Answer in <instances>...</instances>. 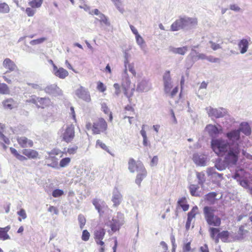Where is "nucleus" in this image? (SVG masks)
Instances as JSON below:
<instances>
[{
  "label": "nucleus",
  "instance_id": "1",
  "mask_svg": "<svg viewBox=\"0 0 252 252\" xmlns=\"http://www.w3.org/2000/svg\"><path fill=\"white\" fill-rule=\"evenodd\" d=\"M228 140L222 138H212L211 148L218 156L223 157L230 152H235L236 155H240V147L237 140L239 138L237 131H231L226 133Z\"/></svg>",
  "mask_w": 252,
  "mask_h": 252
},
{
  "label": "nucleus",
  "instance_id": "2",
  "mask_svg": "<svg viewBox=\"0 0 252 252\" xmlns=\"http://www.w3.org/2000/svg\"><path fill=\"white\" fill-rule=\"evenodd\" d=\"M239 156L240 155H236L235 152H230L223 156V159H216L214 167L220 171L224 170L226 168L235 165L238 160Z\"/></svg>",
  "mask_w": 252,
  "mask_h": 252
},
{
  "label": "nucleus",
  "instance_id": "3",
  "mask_svg": "<svg viewBox=\"0 0 252 252\" xmlns=\"http://www.w3.org/2000/svg\"><path fill=\"white\" fill-rule=\"evenodd\" d=\"M197 25L196 18L185 16L177 19L171 26V31H178L181 29L189 30L195 28Z\"/></svg>",
  "mask_w": 252,
  "mask_h": 252
},
{
  "label": "nucleus",
  "instance_id": "4",
  "mask_svg": "<svg viewBox=\"0 0 252 252\" xmlns=\"http://www.w3.org/2000/svg\"><path fill=\"white\" fill-rule=\"evenodd\" d=\"M163 82L164 92L166 95L171 98L174 97L178 92V87H176L174 88L172 91H171V89L173 88V85L169 71H166L164 73L163 76Z\"/></svg>",
  "mask_w": 252,
  "mask_h": 252
},
{
  "label": "nucleus",
  "instance_id": "5",
  "mask_svg": "<svg viewBox=\"0 0 252 252\" xmlns=\"http://www.w3.org/2000/svg\"><path fill=\"white\" fill-rule=\"evenodd\" d=\"M205 219L210 225L219 226L221 220L219 217L214 214L215 210L212 207L205 206L203 209Z\"/></svg>",
  "mask_w": 252,
  "mask_h": 252
},
{
  "label": "nucleus",
  "instance_id": "6",
  "mask_svg": "<svg viewBox=\"0 0 252 252\" xmlns=\"http://www.w3.org/2000/svg\"><path fill=\"white\" fill-rule=\"evenodd\" d=\"M125 223V218L123 214L118 212L116 216H114L111 220L106 222V224L109 226L113 232L119 230L120 227Z\"/></svg>",
  "mask_w": 252,
  "mask_h": 252
},
{
  "label": "nucleus",
  "instance_id": "7",
  "mask_svg": "<svg viewBox=\"0 0 252 252\" xmlns=\"http://www.w3.org/2000/svg\"><path fill=\"white\" fill-rule=\"evenodd\" d=\"M122 85L126 97H131L135 91V86L131 85L129 78L127 77V71L126 69L123 74V80Z\"/></svg>",
  "mask_w": 252,
  "mask_h": 252
},
{
  "label": "nucleus",
  "instance_id": "8",
  "mask_svg": "<svg viewBox=\"0 0 252 252\" xmlns=\"http://www.w3.org/2000/svg\"><path fill=\"white\" fill-rule=\"evenodd\" d=\"M74 136V126L72 124L67 125L61 130V137L62 140L67 143L71 142Z\"/></svg>",
  "mask_w": 252,
  "mask_h": 252
},
{
  "label": "nucleus",
  "instance_id": "9",
  "mask_svg": "<svg viewBox=\"0 0 252 252\" xmlns=\"http://www.w3.org/2000/svg\"><path fill=\"white\" fill-rule=\"evenodd\" d=\"M107 128V124L103 118H99L94 122L92 131L94 134H98L106 131Z\"/></svg>",
  "mask_w": 252,
  "mask_h": 252
},
{
  "label": "nucleus",
  "instance_id": "10",
  "mask_svg": "<svg viewBox=\"0 0 252 252\" xmlns=\"http://www.w3.org/2000/svg\"><path fill=\"white\" fill-rule=\"evenodd\" d=\"M62 153L58 149H54L50 153H49V156L46 158V163L48 166L51 167L55 169L59 168V165L58 159L54 156L52 155H58Z\"/></svg>",
  "mask_w": 252,
  "mask_h": 252
},
{
  "label": "nucleus",
  "instance_id": "11",
  "mask_svg": "<svg viewBox=\"0 0 252 252\" xmlns=\"http://www.w3.org/2000/svg\"><path fill=\"white\" fill-rule=\"evenodd\" d=\"M75 95L80 99L89 102L91 100V95L88 90L82 86L77 89L75 91Z\"/></svg>",
  "mask_w": 252,
  "mask_h": 252
},
{
  "label": "nucleus",
  "instance_id": "12",
  "mask_svg": "<svg viewBox=\"0 0 252 252\" xmlns=\"http://www.w3.org/2000/svg\"><path fill=\"white\" fill-rule=\"evenodd\" d=\"M206 172L208 176L215 183H220L223 179V174L216 172V168L214 167L208 168Z\"/></svg>",
  "mask_w": 252,
  "mask_h": 252
},
{
  "label": "nucleus",
  "instance_id": "13",
  "mask_svg": "<svg viewBox=\"0 0 252 252\" xmlns=\"http://www.w3.org/2000/svg\"><path fill=\"white\" fill-rule=\"evenodd\" d=\"M30 101L36 104L38 108L41 109L45 108L52 105L51 100L48 97H37L36 99L32 98Z\"/></svg>",
  "mask_w": 252,
  "mask_h": 252
},
{
  "label": "nucleus",
  "instance_id": "14",
  "mask_svg": "<svg viewBox=\"0 0 252 252\" xmlns=\"http://www.w3.org/2000/svg\"><path fill=\"white\" fill-rule=\"evenodd\" d=\"M44 91L48 94L54 96H60L63 94L62 91L56 84H52L47 86L44 89Z\"/></svg>",
  "mask_w": 252,
  "mask_h": 252
},
{
  "label": "nucleus",
  "instance_id": "15",
  "mask_svg": "<svg viewBox=\"0 0 252 252\" xmlns=\"http://www.w3.org/2000/svg\"><path fill=\"white\" fill-rule=\"evenodd\" d=\"M151 84L148 80L143 79L138 81L136 91L140 93L147 92L151 89Z\"/></svg>",
  "mask_w": 252,
  "mask_h": 252
},
{
  "label": "nucleus",
  "instance_id": "16",
  "mask_svg": "<svg viewBox=\"0 0 252 252\" xmlns=\"http://www.w3.org/2000/svg\"><path fill=\"white\" fill-rule=\"evenodd\" d=\"M105 234V231L104 229L99 228L95 230L94 233V238L96 243L103 246L104 243L102 241L104 236Z\"/></svg>",
  "mask_w": 252,
  "mask_h": 252
},
{
  "label": "nucleus",
  "instance_id": "17",
  "mask_svg": "<svg viewBox=\"0 0 252 252\" xmlns=\"http://www.w3.org/2000/svg\"><path fill=\"white\" fill-rule=\"evenodd\" d=\"M192 159L193 162L198 166H205L207 163V157L203 154L196 153L193 154Z\"/></svg>",
  "mask_w": 252,
  "mask_h": 252
},
{
  "label": "nucleus",
  "instance_id": "18",
  "mask_svg": "<svg viewBox=\"0 0 252 252\" xmlns=\"http://www.w3.org/2000/svg\"><path fill=\"white\" fill-rule=\"evenodd\" d=\"M244 170L242 169L237 170L235 174L233 176V178L234 179L237 180L242 187L245 188H247L249 187L248 181L242 179V174Z\"/></svg>",
  "mask_w": 252,
  "mask_h": 252
},
{
  "label": "nucleus",
  "instance_id": "19",
  "mask_svg": "<svg viewBox=\"0 0 252 252\" xmlns=\"http://www.w3.org/2000/svg\"><path fill=\"white\" fill-rule=\"evenodd\" d=\"M232 131H237L238 132L239 138L236 140L238 143L240 136V132H243L247 136L249 135L251 133V128L248 123L242 122L241 123L238 129L233 130Z\"/></svg>",
  "mask_w": 252,
  "mask_h": 252
},
{
  "label": "nucleus",
  "instance_id": "20",
  "mask_svg": "<svg viewBox=\"0 0 252 252\" xmlns=\"http://www.w3.org/2000/svg\"><path fill=\"white\" fill-rule=\"evenodd\" d=\"M250 41L251 38L248 37L247 38H243L239 41L238 46L241 54H244L247 52L249 45V41Z\"/></svg>",
  "mask_w": 252,
  "mask_h": 252
},
{
  "label": "nucleus",
  "instance_id": "21",
  "mask_svg": "<svg viewBox=\"0 0 252 252\" xmlns=\"http://www.w3.org/2000/svg\"><path fill=\"white\" fill-rule=\"evenodd\" d=\"M2 65L5 68L8 69L6 72H10L17 70V66L16 64L9 58H6L3 62Z\"/></svg>",
  "mask_w": 252,
  "mask_h": 252
},
{
  "label": "nucleus",
  "instance_id": "22",
  "mask_svg": "<svg viewBox=\"0 0 252 252\" xmlns=\"http://www.w3.org/2000/svg\"><path fill=\"white\" fill-rule=\"evenodd\" d=\"M128 164V170L131 173H134L135 171L138 172L140 170L139 166H140V165L143 166L141 162H136L135 160L132 158H130L129 159Z\"/></svg>",
  "mask_w": 252,
  "mask_h": 252
},
{
  "label": "nucleus",
  "instance_id": "23",
  "mask_svg": "<svg viewBox=\"0 0 252 252\" xmlns=\"http://www.w3.org/2000/svg\"><path fill=\"white\" fill-rule=\"evenodd\" d=\"M139 168L140 170L137 172L138 174L135 179V183L138 185H140L142 181L147 175V171L144 166L140 165Z\"/></svg>",
  "mask_w": 252,
  "mask_h": 252
},
{
  "label": "nucleus",
  "instance_id": "24",
  "mask_svg": "<svg viewBox=\"0 0 252 252\" xmlns=\"http://www.w3.org/2000/svg\"><path fill=\"white\" fill-rule=\"evenodd\" d=\"M123 197L121 193L115 189L113 192L112 201L113 203V206L116 207L120 204L122 201Z\"/></svg>",
  "mask_w": 252,
  "mask_h": 252
},
{
  "label": "nucleus",
  "instance_id": "25",
  "mask_svg": "<svg viewBox=\"0 0 252 252\" xmlns=\"http://www.w3.org/2000/svg\"><path fill=\"white\" fill-rule=\"evenodd\" d=\"M54 74L61 79H64L68 75V71L63 67L58 68L56 65H54L53 70Z\"/></svg>",
  "mask_w": 252,
  "mask_h": 252
},
{
  "label": "nucleus",
  "instance_id": "26",
  "mask_svg": "<svg viewBox=\"0 0 252 252\" xmlns=\"http://www.w3.org/2000/svg\"><path fill=\"white\" fill-rule=\"evenodd\" d=\"M19 144L23 148L32 147L33 146V142L25 137L17 138Z\"/></svg>",
  "mask_w": 252,
  "mask_h": 252
},
{
  "label": "nucleus",
  "instance_id": "27",
  "mask_svg": "<svg viewBox=\"0 0 252 252\" xmlns=\"http://www.w3.org/2000/svg\"><path fill=\"white\" fill-rule=\"evenodd\" d=\"M188 50L187 46H184L183 47L175 48L173 46L169 47V52L175 54H179L184 55Z\"/></svg>",
  "mask_w": 252,
  "mask_h": 252
},
{
  "label": "nucleus",
  "instance_id": "28",
  "mask_svg": "<svg viewBox=\"0 0 252 252\" xmlns=\"http://www.w3.org/2000/svg\"><path fill=\"white\" fill-rule=\"evenodd\" d=\"M209 43L210 44V47L212 49L216 51L218 49H221V45L223 43V41L220 37H218V39L215 41H209Z\"/></svg>",
  "mask_w": 252,
  "mask_h": 252
},
{
  "label": "nucleus",
  "instance_id": "29",
  "mask_svg": "<svg viewBox=\"0 0 252 252\" xmlns=\"http://www.w3.org/2000/svg\"><path fill=\"white\" fill-rule=\"evenodd\" d=\"M206 130L212 138L217 136L220 133L219 128L215 126L212 125H209L206 126Z\"/></svg>",
  "mask_w": 252,
  "mask_h": 252
},
{
  "label": "nucleus",
  "instance_id": "30",
  "mask_svg": "<svg viewBox=\"0 0 252 252\" xmlns=\"http://www.w3.org/2000/svg\"><path fill=\"white\" fill-rule=\"evenodd\" d=\"M4 109L11 110L17 107V103L12 98H8L2 102Z\"/></svg>",
  "mask_w": 252,
  "mask_h": 252
},
{
  "label": "nucleus",
  "instance_id": "31",
  "mask_svg": "<svg viewBox=\"0 0 252 252\" xmlns=\"http://www.w3.org/2000/svg\"><path fill=\"white\" fill-rule=\"evenodd\" d=\"M93 204L100 214L101 210L106 207L105 203L103 201L96 198L93 200Z\"/></svg>",
  "mask_w": 252,
  "mask_h": 252
},
{
  "label": "nucleus",
  "instance_id": "32",
  "mask_svg": "<svg viewBox=\"0 0 252 252\" xmlns=\"http://www.w3.org/2000/svg\"><path fill=\"white\" fill-rule=\"evenodd\" d=\"M22 153L29 158L35 159L37 158L38 153L32 149H24L23 150Z\"/></svg>",
  "mask_w": 252,
  "mask_h": 252
},
{
  "label": "nucleus",
  "instance_id": "33",
  "mask_svg": "<svg viewBox=\"0 0 252 252\" xmlns=\"http://www.w3.org/2000/svg\"><path fill=\"white\" fill-rule=\"evenodd\" d=\"M238 142V143L239 145V146L240 147V152H241L242 147H249L252 146L251 142L249 140V139L247 137L245 136H242V137L240 136Z\"/></svg>",
  "mask_w": 252,
  "mask_h": 252
},
{
  "label": "nucleus",
  "instance_id": "34",
  "mask_svg": "<svg viewBox=\"0 0 252 252\" xmlns=\"http://www.w3.org/2000/svg\"><path fill=\"white\" fill-rule=\"evenodd\" d=\"M248 231L244 229V226H241L238 231L237 235L235 236L236 240H242L247 235Z\"/></svg>",
  "mask_w": 252,
  "mask_h": 252
},
{
  "label": "nucleus",
  "instance_id": "35",
  "mask_svg": "<svg viewBox=\"0 0 252 252\" xmlns=\"http://www.w3.org/2000/svg\"><path fill=\"white\" fill-rule=\"evenodd\" d=\"M96 20L99 21L100 23L101 26H110V22L109 21V19L104 14L102 13L96 18Z\"/></svg>",
  "mask_w": 252,
  "mask_h": 252
},
{
  "label": "nucleus",
  "instance_id": "36",
  "mask_svg": "<svg viewBox=\"0 0 252 252\" xmlns=\"http://www.w3.org/2000/svg\"><path fill=\"white\" fill-rule=\"evenodd\" d=\"M78 146L76 145L70 146L68 148H64L63 149V151L62 152V155L61 156V157H63V154H67L69 155H74L75 154L78 150Z\"/></svg>",
  "mask_w": 252,
  "mask_h": 252
},
{
  "label": "nucleus",
  "instance_id": "37",
  "mask_svg": "<svg viewBox=\"0 0 252 252\" xmlns=\"http://www.w3.org/2000/svg\"><path fill=\"white\" fill-rule=\"evenodd\" d=\"M189 192L192 196H199L200 192L198 191L199 187L198 185L191 184L189 186Z\"/></svg>",
  "mask_w": 252,
  "mask_h": 252
},
{
  "label": "nucleus",
  "instance_id": "38",
  "mask_svg": "<svg viewBox=\"0 0 252 252\" xmlns=\"http://www.w3.org/2000/svg\"><path fill=\"white\" fill-rule=\"evenodd\" d=\"M96 148H97L98 147L101 148L102 149L106 151L107 152H108L109 154H110L112 156H114V155L109 150L108 147L106 145L105 143L102 142L100 140H97L96 142V145H95Z\"/></svg>",
  "mask_w": 252,
  "mask_h": 252
},
{
  "label": "nucleus",
  "instance_id": "39",
  "mask_svg": "<svg viewBox=\"0 0 252 252\" xmlns=\"http://www.w3.org/2000/svg\"><path fill=\"white\" fill-rule=\"evenodd\" d=\"M178 205L182 207L184 211L189 209V205L187 203L186 197H182L178 201Z\"/></svg>",
  "mask_w": 252,
  "mask_h": 252
},
{
  "label": "nucleus",
  "instance_id": "40",
  "mask_svg": "<svg viewBox=\"0 0 252 252\" xmlns=\"http://www.w3.org/2000/svg\"><path fill=\"white\" fill-rule=\"evenodd\" d=\"M217 193L214 192H210L206 195L205 199L209 204H214L216 200Z\"/></svg>",
  "mask_w": 252,
  "mask_h": 252
},
{
  "label": "nucleus",
  "instance_id": "41",
  "mask_svg": "<svg viewBox=\"0 0 252 252\" xmlns=\"http://www.w3.org/2000/svg\"><path fill=\"white\" fill-rule=\"evenodd\" d=\"M230 233L227 231H223L218 234L219 235V237L221 239V240L223 242H228V238L229 236Z\"/></svg>",
  "mask_w": 252,
  "mask_h": 252
},
{
  "label": "nucleus",
  "instance_id": "42",
  "mask_svg": "<svg viewBox=\"0 0 252 252\" xmlns=\"http://www.w3.org/2000/svg\"><path fill=\"white\" fill-rule=\"evenodd\" d=\"M196 177L198 180V184L202 186L206 181L205 174L203 172H197Z\"/></svg>",
  "mask_w": 252,
  "mask_h": 252
},
{
  "label": "nucleus",
  "instance_id": "43",
  "mask_svg": "<svg viewBox=\"0 0 252 252\" xmlns=\"http://www.w3.org/2000/svg\"><path fill=\"white\" fill-rule=\"evenodd\" d=\"M198 214V208L196 206H194L188 214V218L192 220Z\"/></svg>",
  "mask_w": 252,
  "mask_h": 252
},
{
  "label": "nucleus",
  "instance_id": "44",
  "mask_svg": "<svg viewBox=\"0 0 252 252\" xmlns=\"http://www.w3.org/2000/svg\"><path fill=\"white\" fill-rule=\"evenodd\" d=\"M10 10L9 7L5 2H0V13H7Z\"/></svg>",
  "mask_w": 252,
  "mask_h": 252
},
{
  "label": "nucleus",
  "instance_id": "45",
  "mask_svg": "<svg viewBox=\"0 0 252 252\" xmlns=\"http://www.w3.org/2000/svg\"><path fill=\"white\" fill-rule=\"evenodd\" d=\"M71 161L70 158H62L60 161L59 167H65L67 166Z\"/></svg>",
  "mask_w": 252,
  "mask_h": 252
},
{
  "label": "nucleus",
  "instance_id": "46",
  "mask_svg": "<svg viewBox=\"0 0 252 252\" xmlns=\"http://www.w3.org/2000/svg\"><path fill=\"white\" fill-rule=\"evenodd\" d=\"M10 239V237L8 233H6V232L2 229V227H0V240L5 241Z\"/></svg>",
  "mask_w": 252,
  "mask_h": 252
},
{
  "label": "nucleus",
  "instance_id": "47",
  "mask_svg": "<svg viewBox=\"0 0 252 252\" xmlns=\"http://www.w3.org/2000/svg\"><path fill=\"white\" fill-rule=\"evenodd\" d=\"M3 128V125L0 124V139L2 140L3 142L6 144H9L10 143L9 139L5 137L2 133L1 130Z\"/></svg>",
  "mask_w": 252,
  "mask_h": 252
},
{
  "label": "nucleus",
  "instance_id": "48",
  "mask_svg": "<svg viewBox=\"0 0 252 252\" xmlns=\"http://www.w3.org/2000/svg\"><path fill=\"white\" fill-rule=\"evenodd\" d=\"M42 2L43 0H32L29 3L32 8H38L41 5Z\"/></svg>",
  "mask_w": 252,
  "mask_h": 252
},
{
  "label": "nucleus",
  "instance_id": "49",
  "mask_svg": "<svg viewBox=\"0 0 252 252\" xmlns=\"http://www.w3.org/2000/svg\"><path fill=\"white\" fill-rule=\"evenodd\" d=\"M78 220L79 223L80 228L82 229L86 222V219L83 215L80 214L78 217Z\"/></svg>",
  "mask_w": 252,
  "mask_h": 252
},
{
  "label": "nucleus",
  "instance_id": "50",
  "mask_svg": "<svg viewBox=\"0 0 252 252\" xmlns=\"http://www.w3.org/2000/svg\"><path fill=\"white\" fill-rule=\"evenodd\" d=\"M136 37V40L137 44L140 45L142 50H144L145 48L144 41L143 38L139 34Z\"/></svg>",
  "mask_w": 252,
  "mask_h": 252
},
{
  "label": "nucleus",
  "instance_id": "51",
  "mask_svg": "<svg viewBox=\"0 0 252 252\" xmlns=\"http://www.w3.org/2000/svg\"><path fill=\"white\" fill-rule=\"evenodd\" d=\"M210 232V236L212 239H215V237H216V235L219 233L220 229L218 228L211 227L209 229Z\"/></svg>",
  "mask_w": 252,
  "mask_h": 252
},
{
  "label": "nucleus",
  "instance_id": "52",
  "mask_svg": "<svg viewBox=\"0 0 252 252\" xmlns=\"http://www.w3.org/2000/svg\"><path fill=\"white\" fill-rule=\"evenodd\" d=\"M9 92L8 88L7 86L4 83H0V94H6Z\"/></svg>",
  "mask_w": 252,
  "mask_h": 252
},
{
  "label": "nucleus",
  "instance_id": "53",
  "mask_svg": "<svg viewBox=\"0 0 252 252\" xmlns=\"http://www.w3.org/2000/svg\"><path fill=\"white\" fill-rule=\"evenodd\" d=\"M63 191L60 189H56L52 192V196L54 197H59L63 194Z\"/></svg>",
  "mask_w": 252,
  "mask_h": 252
},
{
  "label": "nucleus",
  "instance_id": "54",
  "mask_svg": "<svg viewBox=\"0 0 252 252\" xmlns=\"http://www.w3.org/2000/svg\"><path fill=\"white\" fill-rule=\"evenodd\" d=\"M46 38L42 37L37 39L32 40L30 41V43L32 45L39 44L43 43L45 40H46Z\"/></svg>",
  "mask_w": 252,
  "mask_h": 252
},
{
  "label": "nucleus",
  "instance_id": "55",
  "mask_svg": "<svg viewBox=\"0 0 252 252\" xmlns=\"http://www.w3.org/2000/svg\"><path fill=\"white\" fill-rule=\"evenodd\" d=\"M90 233L87 230H84L82 232V239L84 241H87L90 238Z\"/></svg>",
  "mask_w": 252,
  "mask_h": 252
},
{
  "label": "nucleus",
  "instance_id": "56",
  "mask_svg": "<svg viewBox=\"0 0 252 252\" xmlns=\"http://www.w3.org/2000/svg\"><path fill=\"white\" fill-rule=\"evenodd\" d=\"M96 88L97 90L100 92H104L106 90V86L101 82H98L97 83Z\"/></svg>",
  "mask_w": 252,
  "mask_h": 252
},
{
  "label": "nucleus",
  "instance_id": "57",
  "mask_svg": "<svg viewBox=\"0 0 252 252\" xmlns=\"http://www.w3.org/2000/svg\"><path fill=\"white\" fill-rule=\"evenodd\" d=\"M191 250L190 242L184 243L183 247V252H189Z\"/></svg>",
  "mask_w": 252,
  "mask_h": 252
},
{
  "label": "nucleus",
  "instance_id": "58",
  "mask_svg": "<svg viewBox=\"0 0 252 252\" xmlns=\"http://www.w3.org/2000/svg\"><path fill=\"white\" fill-rule=\"evenodd\" d=\"M113 87L115 89L114 94L118 96L121 93V89H120V85L118 83H115L113 85Z\"/></svg>",
  "mask_w": 252,
  "mask_h": 252
},
{
  "label": "nucleus",
  "instance_id": "59",
  "mask_svg": "<svg viewBox=\"0 0 252 252\" xmlns=\"http://www.w3.org/2000/svg\"><path fill=\"white\" fill-rule=\"evenodd\" d=\"M17 215L24 220L27 218V214L24 209H21L19 211H18Z\"/></svg>",
  "mask_w": 252,
  "mask_h": 252
},
{
  "label": "nucleus",
  "instance_id": "60",
  "mask_svg": "<svg viewBox=\"0 0 252 252\" xmlns=\"http://www.w3.org/2000/svg\"><path fill=\"white\" fill-rule=\"evenodd\" d=\"M35 10L32 8H27L26 9V13L29 16H32L34 14Z\"/></svg>",
  "mask_w": 252,
  "mask_h": 252
},
{
  "label": "nucleus",
  "instance_id": "61",
  "mask_svg": "<svg viewBox=\"0 0 252 252\" xmlns=\"http://www.w3.org/2000/svg\"><path fill=\"white\" fill-rule=\"evenodd\" d=\"M192 51H194L197 54V57H198V59L207 60V56H206L205 54L197 53L195 50H194L193 49H192Z\"/></svg>",
  "mask_w": 252,
  "mask_h": 252
},
{
  "label": "nucleus",
  "instance_id": "62",
  "mask_svg": "<svg viewBox=\"0 0 252 252\" xmlns=\"http://www.w3.org/2000/svg\"><path fill=\"white\" fill-rule=\"evenodd\" d=\"M207 60L211 63H217L219 61V58H214L212 56H207Z\"/></svg>",
  "mask_w": 252,
  "mask_h": 252
},
{
  "label": "nucleus",
  "instance_id": "63",
  "mask_svg": "<svg viewBox=\"0 0 252 252\" xmlns=\"http://www.w3.org/2000/svg\"><path fill=\"white\" fill-rule=\"evenodd\" d=\"M230 9L236 12H239L240 11L241 8L236 4H231L230 5Z\"/></svg>",
  "mask_w": 252,
  "mask_h": 252
},
{
  "label": "nucleus",
  "instance_id": "64",
  "mask_svg": "<svg viewBox=\"0 0 252 252\" xmlns=\"http://www.w3.org/2000/svg\"><path fill=\"white\" fill-rule=\"evenodd\" d=\"M243 156L248 159L252 160V155L246 152V151L242 150Z\"/></svg>",
  "mask_w": 252,
  "mask_h": 252
}]
</instances>
